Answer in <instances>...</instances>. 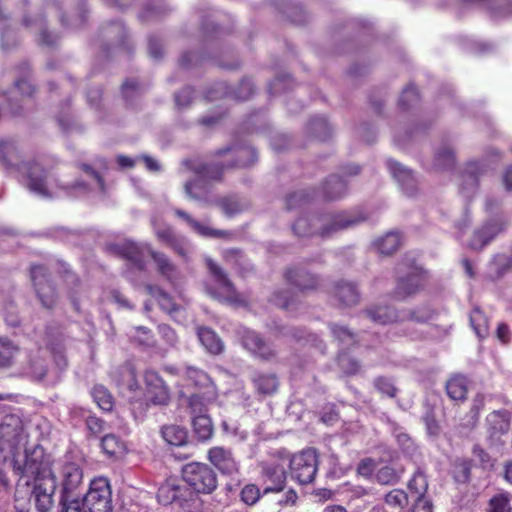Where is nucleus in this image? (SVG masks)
I'll return each mask as SVG.
<instances>
[{
	"label": "nucleus",
	"mask_w": 512,
	"mask_h": 512,
	"mask_svg": "<svg viewBox=\"0 0 512 512\" xmlns=\"http://www.w3.org/2000/svg\"><path fill=\"white\" fill-rule=\"evenodd\" d=\"M0 162L7 170L25 171L30 191L43 197H50L47 187L49 169L45 168L39 160L23 161L17 144L12 139L0 140Z\"/></svg>",
	"instance_id": "f257e3e1"
},
{
	"label": "nucleus",
	"mask_w": 512,
	"mask_h": 512,
	"mask_svg": "<svg viewBox=\"0 0 512 512\" xmlns=\"http://www.w3.org/2000/svg\"><path fill=\"white\" fill-rule=\"evenodd\" d=\"M226 154L231 155L230 161L227 165H224L223 163H212L203 164L197 168V174L199 177L185 184V191L190 197L194 199L200 198V195L195 191L199 189L204 182L221 181L225 169L246 167L253 163L255 157V151L252 147L241 144H234L216 152L217 156Z\"/></svg>",
	"instance_id": "f03ea898"
},
{
	"label": "nucleus",
	"mask_w": 512,
	"mask_h": 512,
	"mask_svg": "<svg viewBox=\"0 0 512 512\" xmlns=\"http://www.w3.org/2000/svg\"><path fill=\"white\" fill-rule=\"evenodd\" d=\"M366 220L362 213L341 212L335 215L321 217H300L293 225V231L300 237L318 233L322 237H328L342 229L357 225Z\"/></svg>",
	"instance_id": "7ed1b4c3"
},
{
	"label": "nucleus",
	"mask_w": 512,
	"mask_h": 512,
	"mask_svg": "<svg viewBox=\"0 0 512 512\" xmlns=\"http://www.w3.org/2000/svg\"><path fill=\"white\" fill-rule=\"evenodd\" d=\"M13 472L20 477L48 478L56 476L53 469V459L45 449L36 445L32 449H26L23 459L15 457L12 460Z\"/></svg>",
	"instance_id": "20e7f679"
},
{
	"label": "nucleus",
	"mask_w": 512,
	"mask_h": 512,
	"mask_svg": "<svg viewBox=\"0 0 512 512\" xmlns=\"http://www.w3.org/2000/svg\"><path fill=\"white\" fill-rule=\"evenodd\" d=\"M368 317L378 324L396 323L404 334L412 336V329L415 324L428 321L432 313L428 308H419L414 311L395 312L389 306H376L367 311Z\"/></svg>",
	"instance_id": "39448f33"
},
{
	"label": "nucleus",
	"mask_w": 512,
	"mask_h": 512,
	"mask_svg": "<svg viewBox=\"0 0 512 512\" xmlns=\"http://www.w3.org/2000/svg\"><path fill=\"white\" fill-rule=\"evenodd\" d=\"M181 476L191 493L209 495L218 487L214 468L203 462H189L182 467Z\"/></svg>",
	"instance_id": "423d86ee"
},
{
	"label": "nucleus",
	"mask_w": 512,
	"mask_h": 512,
	"mask_svg": "<svg viewBox=\"0 0 512 512\" xmlns=\"http://www.w3.org/2000/svg\"><path fill=\"white\" fill-rule=\"evenodd\" d=\"M29 274L32 287L41 306L47 310L55 309L59 295L49 268L44 264L33 263L29 267Z\"/></svg>",
	"instance_id": "0eeeda50"
},
{
	"label": "nucleus",
	"mask_w": 512,
	"mask_h": 512,
	"mask_svg": "<svg viewBox=\"0 0 512 512\" xmlns=\"http://www.w3.org/2000/svg\"><path fill=\"white\" fill-rule=\"evenodd\" d=\"M28 435L25 432L21 417L15 414L4 416L0 423V445L14 459L19 450L27 442Z\"/></svg>",
	"instance_id": "6e6552de"
},
{
	"label": "nucleus",
	"mask_w": 512,
	"mask_h": 512,
	"mask_svg": "<svg viewBox=\"0 0 512 512\" xmlns=\"http://www.w3.org/2000/svg\"><path fill=\"white\" fill-rule=\"evenodd\" d=\"M86 512H112V491L109 480L105 477H96L91 480L89 489L83 497Z\"/></svg>",
	"instance_id": "1a4fd4ad"
},
{
	"label": "nucleus",
	"mask_w": 512,
	"mask_h": 512,
	"mask_svg": "<svg viewBox=\"0 0 512 512\" xmlns=\"http://www.w3.org/2000/svg\"><path fill=\"white\" fill-rule=\"evenodd\" d=\"M398 281L394 291V298L404 300L415 294L423 285V272L414 261L401 263L397 267Z\"/></svg>",
	"instance_id": "9d476101"
},
{
	"label": "nucleus",
	"mask_w": 512,
	"mask_h": 512,
	"mask_svg": "<svg viewBox=\"0 0 512 512\" xmlns=\"http://www.w3.org/2000/svg\"><path fill=\"white\" fill-rule=\"evenodd\" d=\"M317 469L318 456L315 449H304L290 459L291 477L300 484L311 483L316 476Z\"/></svg>",
	"instance_id": "9b49d317"
},
{
	"label": "nucleus",
	"mask_w": 512,
	"mask_h": 512,
	"mask_svg": "<svg viewBox=\"0 0 512 512\" xmlns=\"http://www.w3.org/2000/svg\"><path fill=\"white\" fill-rule=\"evenodd\" d=\"M57 482L59 481V497L79 495L78 489L83 483V470L75 462L67 461L57 468Z\"/></svg>",
	"instance_id": "f8f14e48"
},
{
	"label": "nucleus",
	"mask_w": 512,
	"mask_h": 512,
	"mask_svg": "<svg viewBox=\"0 0 512 512\" xmlns=\"http://www.w3.org/2000/svg\"><path fill=\"white\" fill-rule=\"evenodd\" d=\"M157 500L161 505L167 506L177 503L181 508L188 505L192 493L184 485H181L176 478H168L157 490Z\"/></svg>",
	"instance_id": "ddd939ff"
},
{
	"label": "nucleus",
	"mask_w": 512,
	"mask_h": 512,
	"mask_svg": "<svg viewBox=\"0 0 512 512\" xmlns=\"http://www.w3.org/2000/svg\"><path fill=\"white\" fill-rule=\"evenodd\" d=\"M57 477L38 478L33 481L31 497L37 512H50L54 507Z\"/></svg>",
	"instance_id": "4468645a"
},
{
	"label": "nucleus",
	"mask_w": 512,
	"mask_h": 512,
	"mask_svg": "<svg viewBox=\"0 0 512 512\" xmlns=\"http://www.w3.org/2000/svg\"><path fill=\"white\" fill-rule=\"evenodd\" d=\"M145 400L148 405L164 406L170 401V390L163 378L153 370L144 374Z\"/></svg>",
	"instance_id": "2eb2a0df"
},
{
	"label": "nucleus",
	"mask_w": 512,
	"mask_h": 512,
	"mask_svg": "<svg viewBox=\"0 0 512 512\" xmlns=\"http://www.w3.org/2000/svg\"><path fill=\"white\" fill-rule=\"evenodd\" d=\"M207 460L223 475H233L238 472L239 465L231 449L223 446H213L207 451Z\"/></svg>",
	"instance_id": "dca6fc26"
},
{
	"label": "nucleus",
	"mask_w": 512,
	"mask_h": 512,
	"mask_svg": "<svg viewBox=\"0 0 512 512\" xmlns=\"http://www.w3.org/2000/svg\"><path fill=\"white\" fill-rule=\"evenodd\" d=\"M110 249L117 257L128 261L137 270L143 271L145 269L146 264L142 251L136 243L126 241L121 244H114Z\"/></svg>",
	"instance_id": "f3484780"
},
{
	"label": "nucleus",
	"mask_w": 512,
	"mask_h": 512,
	"mask_svg": "<svg viewBox=\"0 0 512 512\" xmlns=\"http://www.w3.org/2000/svg\"><path fill=\"white\" fill-rule=\"evenodd\" d=\"M155 236L159 242L169 247L177 255L186 258L188 254V244L184 237L177 235L172 227L165 226L155 228Z\"/></svg>",
	"instance_id": "a211bd4d"
},
{
	"label": "nucleus",
	"mask_w": 512,
	"mask_h": 512,
	"mask_svg": "<svg viewBox=\"0 0 512 512\" xmlns=\"http://www.w3.org/2000/svg\"><path fill=\"white\" fill-rule=\"evenodd\" d=\"M207 268L213 280L217 283L219 288L223 291L227 300L235 302L238 300V294L232 281L229 279L227 273L212 259L206 261Z\"/></svg>",
	"instance_id": "6ab92c4d"
},
{
	"label": "nucleus",
	"mask_w": 512,
	"mask_h": 512,
	"mask_svg": "<svg viewBox=\"0 0 512 512\" xmlns=\"http://www.w3.org/2000/svg\"><path fill=\"white\" fill-rule=\"evenodd\" d=\"M174 214L183 219L198 235L206 238L228 239L231 232L227 230L214 229L201 224L199 221L191 217L187 212L176 208Z\"/></svg>",
	"instance_id": "aec40b11"
},
{
	"label": "nucleus",
	"mask_w": 512,
	"mask_h": 512,
	"mask_svg": "<svg viewBox=\"0 0 512 512\" xmlns=\"http://www.w3.org/2000/svg\"><path fill=\"white\" fill-rule=\"evenodd\" d=\"M196 335L207 353L216 356L224 352V342L212 328L198 326L196 328Z\"/></svg>",
	"instance_id": "412c9836"
},
{
	"label": "nucleus",
	"mask_w": 512,
	"mask_h": 512,
	"mask_svg": "<svg viewBox=\"0 0 512 512\" xmlns=\"http://www.w3.org/2000/svg\"><path fill=\"white\" fill-rule=\"evenodd\" d=\"M387 167L392 176L400 184L402 190L407 195H413L416 189V181L411 170L394 160H388Z\"/></svg>",
	"instance_id": "4be33fe9"
},
{
	"label": "nucleus",
	"mask_w": 512,
	"mask_h": 512,
	"mask_svg": "<svg viewBox=\"0 0 512 512\" xmlns=\"http://www.w3.org/2000/svg\"><path fill=\"white\" fill-rule=\"evenodd\" d=\"M502 230L503 225L497 221L487 223L481 229L475 231L469 247L475 250L482 249Z\"/></svg>",
	"instance_id": "5701e85b"
},
{
	"label": "nucleus",
	"mask_w": 512,
	"mask_h": 512,
	"mask_svg": "<svg viewBox=\"0 0 512 512\" xmlns=\"http://www.w3.org/2000/svg\"><path fill=\"white\" fill-rule=\"evenodd\" d=\"M149 255L157 267L158 273L173 283L178 277V269L170 258L163 252L151 249Z\"/></svg>",
	"instance_id": "b1692460"
},
{
	"label": "nucleus",
	"mask_w": 512,
	"mask_h": 512,
	"mask_svg": "<svg viewBox=\"0 0 512 512\" xmlns=\"http://www.w3.org/2000/svg\"><path fill=\"white\" fill-rule=\"evenodd\" d=\"M484 165L479 162H469L461 175L462 183L460 192L468 196L474 192L478 184V175L483 171Z\"/></svg>",
	"instance_id": "393cba45"
},
{
	"label": "nucleus",
	"mask_w": 512,
	"mask_h": 512,
	"mask_svg": "<svg viewBox=\"0 0 512 512\" xmlns=\"http://www.w3.org/2000/svg\"><path fill=\"white\" fill-rule=\"evenodd\" d=\"M285 277L291 285L300 290L313 289L317 285L316 277L302 269H288Z\"/></svg>",
	"instance_id": "a878e982"
},
{
	"label": "nucleus",
	"mask_w": 512,
	"mask_h": 512,
	"mask_svg": "<svg viewBox=\"0 0 512 512\" xmlns=\"http://www.w3.org/2000/svg\"><path fill=\"white\" fill-rule=\"evenodd\" d=\"M487 423L491 436L505 434L510 428V415L506 410L493 411L487 416Z\"/></svg>",
	"instance_id": "bb28decb"
},
{
	"label": "nucleus",
	"mask_w": 512,
	"mask_h": 512,
	"mask_svg": "<svg viewBox=\"0 0 512 512\" xmlns=\"http://www.w3.org/2000/svg\"><path fill=\"white\" fill-rule=\"evenodd\" d=\"M266 482H270L264 488V494L269 492H279L284 488L286 475L284 468L280 465H274L265 469Z\"/></svg>",
	"instance_id": "cd10ccee"
},
{
	"label": "nucleus",
	"mask_w": 512,
	"mask_h": 512,
	"mask_svg": "<svg viewBox=\"0 0 512 512\" xmlns=\"http://www.w3.org/2000/svg\"><path fill=\"white\" fill-rule=\"evenodd\" d=\"M215 204L227 217H234L246 209V203L236 195L223 196L215 200Z\"/></svg>",
	"instance_id": "c85d7f7f"
},
{
	"label": "nucleus",
	"mask_w": 512,
	"mask_h": 512,
	"mask_svg": "<svg viewBox=\"0 0 512 512\" xmlns=\"http://www.w3.org/2000/svg\"><path fill=\"white\" fill-rule=\"evenodd\" d=\"M334 296L344 306L355 305L359 300V293L355 285L349 282L337 283L334 287Z\"/></svg>",
	"instance_id": "c756f323"
},
{
	"label": "nucleus",
	"mask_w": 512,
	"mask_h": 512,
	"mask_svg": "<svg viewBox=\"0 0 512 512\" xmlns=\"http://www.w3.org/2000/svg\"><path fill=\"white\" fill-rule=\"evenodd\" d=\"M163 439L170 445L183 446L187 443L188 432L179 425H165L161 429Z\"/></svg>",
	"instance_id": "7c9ffc66"
},
{
	"label": "nucleus",
	"mask_w": 512,
	"mask_h": 512,
	"mask_svg": "<svg viewBox=\"0 0 512 512\" xmlns=\"http://www.w3.org/2000/svg\"><path fill=\"white\" fill-rule=\"evenodd\" d=\"M347 189V184L344 179L339 176H331L323 186V197L326 199L341 198Z\"/></svg>",
	"instance_id": "2f4dec72"
},
{
	"label": "nucleus",
	"mask_w": 512,
	"mask_h": 512,
	"mask_svg": "<svg viewBox=\"0 0 512 512\" xmlns=\"http://www.w3.org/2000/svg\"><path fill=\"white\" fill-rule=\"evenodd\" d=\"M92 398L97 406L104 412H111L114 408V397L103 385H95L91 391Z\"/></svg>",
	"instance_id": "473e14b6"
},
{
	"label": "nucleus",
	"mask_w": 512,
	"mask_h": 512,
	"mask_svg": "<svg viewBox=\"0 0 512 512\" xmlns=\"http://www.w3.org/2000/svg\"><path fill=\"white\" fill-rule=\"evenodd\" d=\"M193 431L200 441H207L213 435V425L211 419L205 415L200 414L194 416L192 419Z\"/></svg>",
	"instance_id": "72a5a7b5"
},
{
	"label": "nucleus",
	"mask_w": 512,
	"mask_h": 512,
	"mask_svg": "<svg viewBox=\"0 0 512 512\" xmlns=\"http://www.w3.org/2000/svg\"><path fill=\"white\" fill-rule=\"evenodd\" d=\"M101 448L109 458H116L125 452L124 442L114 434H106L101 439Z\"/></svg>",
	"instance_id": "f704fd0d"
},
{
	"label": "nucleus",
	"mask_w": 512,
	"mask_h": 512,
	"mask_svg": "<svg viewBox=\"0 0 512 512\" xmlns=\"http://www.w3.org/2000/svg\"><path fill=\"white\" fill-rule=\"evenodd\" d=\"M401 244V237L397 232H389L375 241L374 246L380 254L389 255L395 252Z\"/></svg>",
	"instance_id": "c9c22d12"
},
{
	"label": "nucleus",
	"mask_w": 512,
	"mask_h": 512,
	"mask_svg": "<svg viewBox=\"0 0 512 512\" xmlns=\"http://www.w3.org/2000/svg\"><path fill=\"white\" fill-rule=\"evenodd\" d=\"M467 379L463 376L452 377L446 385L448 396L454 401H462L467 394Z\"/></svg>",
	"instance_id": "e433bc0d"
},
{
	"label": "nucleus",
	"mask_w": 512,
	"mask_h": 512,
	"mask_svg": "<svg viewBox=\"0 0 512 512\" xmlns=\"http://www.w3.org/2000/svg\"><path fill=\"white\" fill-rule=\"evenodd\" d=\"M149 290L163 311L168 314H173L179 310V306L175 303L173 297L163 289L158 287H149Z\"/></svg>",
	"instance_id": "4c0bfd02"
},
{
	"label": "nucleus",
	"mask_w": 512,
	"mask_h": 512,
	"mask_svg": "<svg viewBox=\"0 0 512 512\" xmlns=\"http://www.w3.org/2000/svg\"><path fill=\"white\" fill-rule=\"evenodd\" d=\"M119 384L127 388L130 392H136L140 389L137 372L132 364H125L120 368Z\"/></svg>",
	"instance_id": "58836bf2"
},
{
	"label": "nucleus",
	"mask_w": 512,
	"mask_h": 512,
	"mask_svg": "<svg viewBox=\"0 0 512 512\" xmlns=\"http://www.w3.org/2000/svg\"><path fill=\"white\" fill-rule=\"evenodd\" d=\"M18 352V346L11 340L0 338V367H10Z\"/></svg>",
	"instance_id": "ea45409f"
},
{
	"label": "nucleus",
	"mask_w": 512,
	"mask_h": 512,
	"mask_svg": "<svg viewBox=\"0 0 512 512\" xmlns=\"http://www.w3.org/2000/svg\"><path fill=\"white\" fill-rule=\"evenodd\" d=\"M22 23L25 27L38 25L39 28H41L38 39L40 45L51 47L56 44L58 37L56 35H51L46 29H43V18L32 20L30 17L24 16Z\"/></svg>",
	"instance_id": "a19ab883"
},
{
	"label": "nucleus",
	"mask_w": 512,
	"mask_h": 512,
	"mask_svg": "<svg viewBox=\"0 0 512 512\" xmlns=\"http://www.w3.org/2000/svg\"><path fill=\"white\" fill-rule=\"evenodd\" d=\"M59 512H86L87 508L83 505V498L80 495L59 497Z\"/></svg>",
	"instance_id": "79ce46f5"
},
{
	"label": "nucleus",
	"mask_w": 512,
	"mask_h": 512,
	"mask_svg": "<svg viewBox=\"0 0 512 512\" xmlns=\"http://www.w3.org/2000/svg\"><path fill=\"white\" fill-rule=\"evenodd\" d=\"M470 323L479 338H484L488 334V319L480 309L475 308L472 310L470 313Z\"/></svg>",
	"instance_id": "37998d69"
},
{
	"label": "nucleus",
	"mask_w": 512,
	"mask_h": 512,
	"mask_svg": "<svg viewBox=\"0 0 512 512\" xmlns=\"http://www.w3.org/2000/svg\"><path fill=\"white\" fill-rule=\"evenodd\" d=\"M185 375L196 387H208L212 382L207 372L194 366H188Z\"/></svg>",
	"instance_id": "c03bdc74"
},
{
	"label": "nucleus",
	"mask_w": 512,
	"mask_h": 512,
	"mask_svg": "<svg viewBox=\"0 0 512 512\" xmlns=\"http://www.w3.org/2000/svg\"><path fill=\"white\" fill-rule=\"evenodd\" d=\"M375 479L379 484L392 485L400 479V473L390 465H386L377 470Z\"/></svg>",
	"instance_id": "a18cd8bd"
},
{
	"label": "nucleus",
	"mask_w": 512,
	"mask_h": 512,
	"mask_svg": "<svg viewBox=\"0 0 512 512\" xmlns=\"http://www.w3.org/2000/svg\"><path fill=\"white\" fill-rule=\"evenodd\" d=\"M384 501L391 508L403 509L408 504V496L401 489H393L385 495Z\"/></svg>",
	"instance_id": "49530a36"
},
{
	"label": "nucleus",
	"mask_w": 512,
	"mask_h": 512,
	"mask_svg": "<svg viewBox=\"0 0 512 512\" xmlns=\"http://www.w3.org/2000/svg\"><path fill=\"white\" fill-rule=\"evenodd\" d=\"M428 488L427 478L420 470L416 471L408 483V489L417 494L418 497H424Z\"/></svg>",
	"instance_id": "de8ad7c7"
},
{
	"label": "nucleus",
	"mask_w": 512,
	"mask_h": 512,
	"mask_svg": "<svg viewBox=\"0 0 512 512\" xmlns=\"http://www.w3.org/2000/svg\"><path fill=\"white\" fill-rule=\"evenodd\" d=\"M134 331L133 338L138 344L146 347L156 346V339L151 329L145 326H137L134 328Z\"/></svg>",
	"instance_id": "09e8293b"
},
{
	"label": "nucleus",
	"mask_w": 512,
	"mask_h": 512,
	"mask_svg": "<svg viewBox=\"0 0 512 512\" xmlns=\"http://www.w3.org/2000/svg\"><path fill=\"white\" fill-rule=\"evenodd\" d=\"M419 100V94L414 85H408L402 92L399 105L403 109L410 108L413 104L417 103Z\"/></svg>",
	"instance_id": "8fccbe9b"
},
{
	"label": "nucleus",
	"mask_w": 512,
	"mask_h": 512,
	"mask_svg": "<svg viewBox=\"0 0 512 512\" xmlns=\"http://www.w3.org/2000/svg\"><path fill=\"white\" fill-rule=\"evenodd\" d=\"M511 506L509 498L505 494H499L494 496L489 503L488 512H511Z\"/></svg>",
	"instance_id": "3c124183"
},
{
	"label": "nucleus",
	"mask_w": 512,
	"mask_h": 512,
	"mask_svg": "<svg viewBox=\"0 0 512 512\" xmlns=\"http://www.w3.org/2000/svg\"><path fill=\"white\" fill-rule=\"evenodd\" d=\"M331 332L333 336L344 345L348 346L355 343L354 334L351 331H349L346 327L331 325Z\"/></svg>",
	"instance_id": "603ef678"
},
{
	"label": "nucleus",
	"mask_w": 512,
	"mask_h": 512,
	"mask_svg": "<svg viewBox=\"0 0 512 512\" xmlns=\"http://www.w3.org/2000/svg\"><path fill=\"white\" fill-rule=\"evenodd\" d=\"M86 428L93 437H99L105 430L106 422L94 415L88 416L85 420Z\"/></svg>",
	"instance_id": "864d4df0"
},
{
	"label": "nucleus",
	"mask_w": 512,
	"mask_h": 512,
	"mask_svg": "<svg viewBox=\"0 0 512 512\" xmlns=\"http://www.w3.org/2000/svg\"><path fill=\"white\" fill-rule=\"evenodd\" d=\"M59 276L67 283L77 287L80 285L79 276L71 269L70 265L63 261H59Z\"/></svg>",
	"instance_id": "5fc2aeb1"
},
{
	"label": "nucleus",
	"mask_w": 512,
	"mask_h": 512,
	"mask_svg": "<svg viewBox=\"0 0 512 512\" xmlns=\"http://www.w3.org/2000/svg\"><path fill=\"white\" fill-rule=\"evenodd\" d=\"M436 166L440 168H448L454 164V155L450 147H443L437 151L435 156Z\"/></svg>",
	"instance_id": "6e6d98bb"
},
{
	"label": "nucleus",
	"mask_w": 512,
	"mask_h": 512,
	"mask_svg": "<svg viewBox=\"0 0 512 512\" xmlns=\"http://www.w3.org/2000/svg\"><path fill=\"white\" fill-rule=\"evenodd\" d=\"M277 379L274 375L258 377V392L264 394L273 393L277 389Z\"/></svg>",
	"instance_id": "4d7b16f0"
},
{
	"label": "nucleus",
	"mask_w": 512,
	"mask_h": 512,
	"mask_svg": "<svg viewBox=\"0 0 512 512\" xmlns=\"http://www.w3.org/2000/svg\"><path fill=\"white\" fill-rule=\"evenodd\" d=\"M308 199H309V194L306 191H304V190L296 191L287 197V199H286L287 208L289 210H292V209L301 207L304 203H306L308 201Z\"/></svg>",
	"instance_id": "13d9d810"
},
{
	"label": "nucleus",
	"mask_w": 512,
	"mask_h": 512,
	"mask_svg": "<svg viewBox=\"0 0 512 512\" xmlns=\"http://www.w3.org/2000/svg\"><path fill=\"white\" fill-rule=\"evenodd\" d=\"M17 34L16 32L10 28L5 27L1 33V47L3 50L7 51L15 46H17Z\"/></svg>",
	"instance_id": "bf43d9fd"
},
{
	"label": "nucleus",
	"mask_w": 512,
	"mask_h": 512,
	"mask_svg": "<svg viewBox=\"0 0 512 512\" xmlns=\"http://www.w3.org/2000/svg\"><path fill=\"white\" fill-rule=\"evenodd\" d=\"M338 364L346 374H355L359 370V363L345 353L338 355Z\"/></svg>",
	"instance_id": "052dcab7"
},
{
	"label": "nucleus",
	"mask_w": 512,
	"mask_h": 512,
	"mask_svg": "<svg viewBox=\"0 0 512 512\" xmlns=\"http://www.w3.org/2000/svg\"><path fill=\"white\" fill-rule=\"evenodd\" d=\"M160 337L165 341L166 344L174 346L178 340L176 331L167 324H160L157 327Z\"/></svg>",
	"instance_id": "680f3d73"
},
{
	"label": "nucleus",
	"mask_w": 512,
	"mask_h": 512,
	"mask_svg": "<svg viewBox=\"0 0 512 512\" xmlns=\"http://www.w3.org/2000/svg\"><path fill=\"white\" fill-rule=\"evenodd\" d=\"M376 463L372 458L362 459L357 466V474L361 477L369 479L375 471Z\"/></svg>",
	"instance_id": "e2e57ef3"
},
{
	"label": "nucleus",
	"mask_w": 512,
	"mask_h": 512,
	"mask_svg": "<svg viewBox=\"0 0 512 512\" xmlns=\"http://www.w3.org/2000/svg\"><path fill=\"white\" fill-rule=\"evenodd\" d=\"M139 90V83L135 79H127L121 85V94L125 101H129Z\"/></svg>",
	"instance_id": "0e129e2a"
},
{
	"label": "nucleus",
	"mask_w": 512,
	"mask_h": 512,
	"mask_svg": "<svg viewBox=\"0 0 512 512\" xmlns=\"http://www.w3.org/2000/svg\"><path fill=\"white\" fill-rule=\"evenodd\" d=\"M375 387L378 389L379 392H381L384 395H387L389 397H393L396 392V388L394 387L393 383L384 377H379L375 380Z\"/></svg>",
	"instance_id": "69168bd1"
},
{
	"label": "nucleus",
	"mask_w": 512,
	"mask_h": 512,
	"mask_svg": "<svg viewBox=\"0 0 512 512\" xmlns=\"http://www.w3.org/2000/svg\"><path fill=\"white\" fill-rule=\"evenodd\" d=\"M193 96V88L185 87L175 95V102L178 106H187L191 103Z\"/></svg>",
	"instance_id": "338daca9"
},
{
	"label": "nucleus",
	"mask_w": 512,
	"mask_h": 512,
	"mask_svg": "<svg viewBox=\"0 0 512 512\" xmlns=\"http://www.w3.org/2000/svg\"><path fill=\"white\" fill-rule=\"evenodd\" d=\"M241 500L249 505L252 506L256 504V486L254 484H248L246 485L242 491H241Z\"/></svg>",
	"instance_id": "774afa93"
}]
</instances>
